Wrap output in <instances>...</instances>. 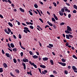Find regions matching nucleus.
Wrapping results in <instances>:
<instances>
[{"label": "nucleus", "mask_w": 77, "mask_h": 77, "mask_svg": "<svg viewBox=\"0 0 77 77\" xmlns=\"http://www.w3.org/2000/svg\"><path fill=\"white\" fill-rule=\"evenodd\" d=\"M39 20H40V21H41V22H42V23H44V22L43 21V20H42V19L39 18Z\"/></svg>", "instance_id": "34"}, {"label": "nucleus", "mask_w": 77, "mask_h": 77, "mask_svg": "<svg viewBox=\"0 0 77 77\" xmlns=\"http://www.w3.org/2000/svg\"><path fill=\"white\" fill-rule=\"evenodd\" d=\"M3 66H4L5 68H6L8 66V65H7L6 63H4L3 64Z\"/></svg>", "instance_id": "13"}, {"label": "nucleus", "mask_w": 77, "mask_h": 77, "mask_svg": "<svg viewBox=\"0 0 77 77\" xmlns=\"http://www.w3.org/2000/svg\"><path fill=\"white\" fill-rule=\"evenodd\" d=\"M19 10H20V11L22 12H24V10L23 9V8H19Z\"/></svg>", "instance_id": "16"}, {"label": "nucleus", "mask_w": 77, "mask_h": 77, "mask_svg": "<svg viewBox=\"0 0 77 77\" xmlns=\"http://www.w3.org/2000/svg\"><path fill=\"white\" fill-rule=\"evenodd\" d=\"M2 53L3 54H5V52H4V51L3 49L2 50Z\"/></svg>", "instance_id": "57"}, {"label": "nucleus", "mask_w": 77, "mask_h": 77, "mask_svg": "<svg viewBox=\"0 0 77 77\" xmlns=\"http://www.w3.org/2000/svg\"><path fill=\"white\" fill-rule=\"evenodd\" d=\"M77 12V11L75 10H74V11H73V13H74L75 14Z\"/></svg>", "instance_id": "47"}, {"label": "nucleus", "mask_w": 77, "mask_h": 77, "mask_svg": "<svg viewBox=\"0 0 77 77\" xmlns=\"http://www.w3.org/2000/svg\"><path fill=\"white\" fill-rule=\"evenodd\" d=\"M52 21L53 22H56V20H55V19H54V17H52Z\"/></svg>", "instance_id": "26"}, {"label": "nucleus", "mask_w": 77, "mask_h": 77, "mask_svg": "<svg viewBox=\"0 0 77 77\" xmlns=\"http://www.w3.org/2000/svg\"><path fill=\"white\" fill-rule=\"evenodd\" d=\"M20 54L21 55V57H23V52H21L20 53Z\"/></svg>", "instance_id": "43"}, {"label": "nucleus", "mask_w": 77, "mask_h": 77, "mask_svg": "<svg viewBox=\"0 0 77 77\" xmlns=\"http://www.w3.org/2000/svg\"><path fill=\"white\" fill-rule=\"evenodd\" d=\"M54 18L56 20H58V18H57V17L56 16V14H54Z\"/></svg>", "instance_id": "18"}, {"label": "nucleus", "mask_w": 77, "mask_h": 77, "mask_svg": "<svg viewBox=\"0 0 77 77\" xmlns=\"http://www.w3.org/2000/svg\"><path fill=\"white\" fill-rule=\"evenodd\" d=\"M61 11H62L61 12H65V10L64 9V8L61 9Z\"/></svg>", "instance_id": "40"}, {"label": "nucleus", "mask_w": 77, "mask_h": 77, "mask_svg": "<svg viewBox=\"0 0 77 77\" xmlns=\"http://www.w3.org/2000/svg\"><path fill=\"white\" fill-rule=\"evenodd\" d=\"M66 5H67V6H70V5H69V3L66 2Z\"/></svg>", "instance_id": "59"}, {"label": "nucleus", "mask_w": 77, "mask_h": 77, "mask_svg": "<svg viewBox=\"0 0 77 77\" xmlns=\"http://www.w3.org/2000/svg\"><path fill=\"white\" fill-rule=\"evenodd\" d=\"M47 27H50V26H49L48 25H46L45 27V28L46 29V28H47Z\"/></svg>", "instance_id": "51"}, {"label": "nucleus", "mask_w": 77, "mask_h": 77, "mask_svg": "<svg viewBox=\"0 0 77 77\" xmlns=\"http://www.w3.org/2000/svg\"><path fill=\"white\" fill-rule=\"evenodd\" d=\"M49 46H50V47H53V44H49Z\"/></svg>", "instance_id": "41"}, {"label": "nucleus", "mask_w": 77, "mask_h": 77, "mask_svg": "<svg viewBox=\"0 0 77 77\" xmlns=\"http://www.w3.org/2000/svg\"><path fill=\"white\" fill-rule=\"evenodd\" d=\"M3 68H0V72H3Z\"/></svg>", "instance_id": "39"}, {"label": "nucleus", "mask_w": 77, "mask_h": 77, "mask_svg": "<svg viewBox=\"0 0 77 77\" xmlns=\"http://www.w3.org/2000/svg\"><path fill=\"white\" fill-rule=\"evenodd\" d=\"M65 73L66 74H68V71H67V70H65Z\"/></svg>", "instance_id": "46"}, {"label": "nucleus", "mask_w": 77, "mask_h": 77, "mask_svg": "<svg viewBox=\"0 0 77 77\" xmlns=\"http://www.w3.org/2000/svg\"><path fill=\"white\" fill-rule=\"evenodd\" d=\"M23 61L24 62H28L29 60L28 59L26 58V57H25L24 59H23Z\"/></svg>", "instance_id": "6"}, {"label": "nucleus", "mask_w": 77, "mask_h": 77, "mask_svg": "<svg viewBox=\"0 0 77 77\" xmlns=\"http://www.w3.org/2000/svg\"><path fill=\"white\" fill-rule=\"evenodd\" d=\"M50 62L51 63V65H54V63H53V61L52 60H51Z\"/></svg>", "instance_id": "21"}, {"label": "nucleus", "mask_w": 77, "mask_h": 77, "mask_svg": "<svg viewBox=\"0 0 77 77\" xmlns=\"http://www.w3.org/2000/svg\"><path fill=\"white\" fill-rule=\"evenodd\" d=\"M72 57H73V58H74V59H77V57L74 55H72Z\"/></svg>", "instance_id": "25"}, {"label": "nucleus", "mask_w": 77, "mask_h": 77, "mask_svg": "<svg viewBox=\"0 0 77 77\" xmlns=\"http://www.w3.org/2000/svg\"><path fill=\"white\" fill-rule=\"evenodd\" d=\"M2 1L3 2H6V3H8V1L7 0H2Z\"/></svg>", "instance_id": "49"}, {"label": "nucleus", "mask_w": 77, "mask_h": 77, "mask_svg": "<svg viewBox=\"0 0 77 77\" xmlns=\"http://www.w3.org/2000/svg\"><path fill=\"white\" fill-rule=\"evenodd\" d=\"M8 2H9V3H10V4H11V3H12V2H11V0H8Z\"/></svg>", "instance_id": "54"}, {"label": "nucleus", "mask_w": 77, "mask_h": 77, "mask_svg": "<svg viewBox=\"0 0 77 77\" xmlns=\"http://www.w3.org/2000/svg\"><path fill=\"white\" fill-rule=\"evenodd\" d=\"M47 14H48V15H50V12L48 11H47Z\"/></svg>", "instance_id": "64"}, {"label": "nucleus", "mask_w": 77, "mask_h": 77, "mask_svg": "<svg viewBox=\"0 0 77 77\" xmlns=\"http://www.w3.org/2000/svg\"><path fill=\"white\" fill-rule=\"evenodd\" d=\"M34 6L35 8H38V6L36 4H35Z\"/></svg>", "instance_id": "32"}, {"label": "nucleus", "mask_w": 77, "mask_h": 77, "mask_svg": "<svg viewBox=\"0 0 77 77\" xmlns=\"http://www.w3.org/2000/svg\"><path fill=\"white\" fill-rule=\"evenodd\" d=\"M36 53L38 56H39V53L38 52H36Z\"/></svg>", "instance_id": "60"}, {"label": "nucleus", "mask_w": 77, "mask_h": 77, "mask_svg": "<svg viewBox=\"0 0 77 77\" xmlns=\"http://www.w3.org/2000/svg\"><path fill=\"white\" fill-rule=\"evenodd\" d=\"M40 66L41 67V68H42L44 69L45 68H46V66L44 65H41Z\"/></svg>", "instance_id": "11"}, {"label": "nucleus", "mask_w": 77, "mask_h": 77, "mask_svg": "<svg viewBox=\"0 0 77 77\" xmlns=\"http://www.w3.org/2000/svg\"><path fill=\"white\" fill-rule=\"evenodd\" d=\"M15 71H17L16 72L17 73V74H19V73H20V71H19V70L18 69H17L15 70Z\"/></svg>", "instance_id": "23"}, {"label": "nucleus", "mask_w": 77, "mask_h": 77, "mask_svg": "<svg viewBox=\"0 0 77 77\" xmlns=\"http://www.w3.org/2000/svg\"><path fill=\"white\" fill-rule=\"evenodd\" d=\"M0 18H3V16H2L1 14H0Z\"/></svg>", "instance_id": "56"}, {"label": "nucleus", "mask_w": 77, "mask_h": 77, "mask_svg": "<svg viewBox=\"0 0 77 77\" xmlns=\"http://www.w3.org/2000/svg\"><path fill=\"white\" fill-rule=\"evenodd\" d=\"M8 24L10 27H13V25H12V24L10 22H8Z\"/></svg>", "instance_id": "17"}, {"label": "nucleus", "mask_w": 77, "mask_h": 77, "mask_svg": "<svg viewBox=\"0 0 77 77\" xmlns=\"http://www.w3.org/2000/svg\"><path fill=\"white\" fill-rule=\"evenodd\" d=\"M68 17L69 18H70L71 17V14H69L68 15Z\"/></svg>", "instance_id": "38"}, {"label": "nucleus", "mask_w": 77, "mask_h": 77, "mask_svg": "<svg viewBox=\"0 0 77 77\" xmlns=\"http://www.w3.org/2000/svg\"><path fill=\"white\" fill-rule=\"evenodd\" d=\"M13 37H14V39H17V37H16V36H15V35H13Z\"/></svg>", "instance_id": "53"}, {"label": "nucleus", "mask_w": 77, "mask_h": 77, "mask_svg": "<svg viewBox=\"0 0 77 77\" xmlns=\"http://www.w3.org/2000/svg\"><path fill=\"white\" fill-rule=\"evenodd\" d=\"M10 46L12 47V48H14L15 46H14V45L13 44V43H11L10 44Z\"/></svg>", "instance_id": "19"}, {"label": "nucleus", "mask_w": 77, "mask_h": 77, "mask_svg": "<svg viewBox=\"0 0 77 77\" xmlns=\"http://www.w3.org/2000/svg\"><path fill=\"white\" fill-rule=\"evenodd\" d=\"M49 25V26H53V24H52V23H50Z\"/></svg>", "instance_id": "63"}, {"label": "nucleus", "mask_w": 77, "mask_h": 77, "mask_svg": "<svg viewBox=\"0 0 77 77\" xmlns=\"http://www.w3.org/2000/svg\"><path fill=\"white\" fill-rule=\"evenodd\" d=\"M73 7H74V8L75 9H77V5H74Z\"/></svg>", "instance_id": "27"}, {"label": "nucleus", "mask_w": 77, "mask_h": 77, "mask_svg": "<svg viewBox=\"0 0 77 77\" xmlns=\"http://www.w3.org/2000/svg\"><path fill=\"white\" fill-rule=\"evenodd\" d=\"M29 12L31 15H33V13L30 11H29Z\"/></svg>", "instance_id": "33"}, {"label": "nucleus", "mask_w": 77, "mask_h": 77, "mask_svg": "<svg viewBox=\"0 0 77 77\" xmlns=\"http://www.w3.org/2000/svg\"><path fill=\"white\" fill-rule=\"evenodd\" d=\"M72 68L73 70H74V71L75 70H77V69L75 66H72Z\"/></svg>", "instance_id": "14"}, {"label": "nucleus", "mask_w": 77, "mask_h": 77, "mask_svg": "<svg viewBox=\"0 0 77 77\" xmlns=\"http://www.w3.org/2000/svg\"><path fill=\"white\" fill-rule=\"evenodd\" d=\"M10 74L11 76H14V75L13 74H12V72H10Z\"/></svg>", "instance_id": "45"}, {"label": "nucleus", "mask_w": 77, "mask_h": 77, "mask_svg": "<svg viewBox=\"0 0 77 77\" xmlns=\"http://www.w3.org/2000/svg\"><path fill=\"white\" fill-rule=\"evenodd\" d=\"M50 77H54V76L53 75H50Z\"/></svg>", "instance_id": "55"}, {"label": "nucleus", "mask_w": 77, "mask_h": 77, "mask_svg": "<svg viewBox=\"0 0 77 77\" xmlns=\"http://www.w3.org/2000/svg\"><path fill=\"white\" fill-rule=\"evenodd\" d=\"M29 53L30 54V55H32V54H33V52H32V51H29Z\"/></svg>", "instance_id": "44"}, {"label": "nucleus", "mask_w": 77, "mask_h": 77, "mask_svg": "<svg viewBox=\"0 0 77 77\" xmlns=\"http://www.w3.org/2000/svg\"><path fill=\"white\" fill-rule=\"evenodd\" d=\"M59 13L60 15H61V16H63V13L61 11H59Z\"/></svg>", "instance_id": "12"}, {"label": "nucleus", "mask_w": 77, "mask_h": 77, "mask_svg": "<svg viewBox=\"0 0 77 77\" xmlns=\"http://www.w3.org/2000/svg\"><path fill=\"white\" fill-rule=\"evenodd\" d=\"M19 38L20 39H21V38H22V37L21 36V35L20 34H19Z\"/></svg>", "instance_id": "42"}, {"label": "nucleus", "mask_w": 77, "mask_h": 77, "mask_svg": "<svg viewBox=\"0 0 77 77\" xmlns=\"http://www.w3.org/2000/svg\"><path fill=\"white\" fill-rule=\"evenodd\" d=\"M24 29L23 30V32H24V33H27V32L30 33V30L29 29V28H28L27 27H24Z\"/></svg>", "instance_id": "2"}, {"label": "nucleus", "mask_w": 77, "mask_h": 77, "mask_svg": "<svg viewBox=\"0 0 77 77\" xmlns=\"http://www.w3.org/2000/svg\"><path fill=\"white\" fill-rule=\"evenodd\" d=\"M7 29L8 31L7 30V29H5L4 31L6 33H7V34H8V35H9L10 33L11 32V30L9 28H8Z\"/></svg>", "instance_id": "1"}, {"label": "nucleus", "mask_w": 77, "mask_h": 77, "mask_svg": "<svg viewBox=\"0 0 77 77\" xmlns=\"http://www.w3.org/2000/svg\"><path fill=\"white\" fill-rule=\"evenodd\" d=\"M5 55L7 57H10V55H9V54L6 53L5 54Z\"/></svg>", "instance_id": "20"}, {"label": "nucleus", "mask_w": 77, "mask_h": 77, "mask_svg": "<svg viewBox=\"0 0 77 77\" xmlns=\"http://www.w3.org/2000/svg\"><path fill=\"white\" fill-rule=\"evenodd\" d=\"M42 59L44 61H47V60H48V57H45L43 58Z\"/></svg>", "instance_id": "8"}, {"label": "nucleus", "mask_w": 77, "mask_h": 77, "mask_svg": "<svg viewBox=\"0 0 77 77\" xmlns=\"http://www.w3.org/2000/svg\"><path fill=\"white\" fill-rule=\"evenodd\" d=\"M47 72H48L46 70H45L44 71H42V73L43 74H45V73H47Z\"/></svg>", "instance_id": "9"}, {"label": "nucleus", "mask_w": 77, "mask_h": 77, "mask_svg": "<svg viewBox=\"0 0 77 77\" xmlns=\"http://www.w3.org/2000/svg\"><path fill=\"white\" fill-rule=\"evenodd\" d=\"M29 28H30V29H33V26L31 25L29 26Z\"/></svg>", "instance_id": "35"}, {"label": "nucleus", "mask_w": 77, "mask_h": 77, "mask_svg": "<svg viewBox=\"0 0 77 77\" xmlns=\"http://www.w3.org/2000/svg\"><path fill=\"white\" fill-rule=\"evenodd\" d=\"M61 60L63 62H66V60H65L63 58H62L61 59Z\"/></svg>", "instance_id": "30"}, {"label": "nucleus", "mask_w": 77, "mask_h": 77, "mask_svg": "<svg viewBox=\"0 0 77 77\" xmlns=\"http://www.w3.org/2000/svg\"><path fill=\"white\" fill-rule=\"evenodd\" d=\"M69 35L70 38H73V36H72V35H70V34H69Z\"/></svg>", "instance_id": "37"}, {"label": "nucleus", "mask_w": 77, "mask_h": 77, "mask_svg": "<svg viewBox=\"0 0 77 77\" xmlns=\"http://www.w3.org/2000/svg\"><path fill=\"white\" fill-rule=\"evenodd\" d=\"M13 51L14 52H16L17 51V48H14L13 49Z\"/></svg>", "instance_id": "28"}, {"label": "nucleus", "mask_w": 77, "mask_h": 77, "mask_svg": "<svg viewBox=\"0 0 77 77\" xmlns=\"http://www.w3.org/2000/svg\"><path fill=\"white\" fill-rule=\"evenodd\" d=\"M70 32L71 31H65V32H66V34H72V33Z\"/></svg>", "instance_id": "10"}, {"label": "nucleus", "mask_w": 77, "mask_h": 77, "mask_svg": "<svg viewBox=\"0 0 77 77\" xmlns=\"http://www.w3.org/2000/svg\"><path fill=\"white\" fill-rule=\"evenodd\" d=\"M13 61H14V62L15 63H17V60H16V59L15 58L14 59Z\"/></svg>", "instance_id": "29"}, {"label": "nucleus", "mask_w": 77, "mask_h": 77, "mask_svg": "<svg viewBox=\"0 0 77 77\" xmlns=\"http://www.w3.org/2000/svg\"><path fill=\"white\" fill-rule=\"evenodd\" d=\"M66 38H67V39H70L69 38V35H66Z\"/></svg>", "instance_id": "22"}, {"label": "nucleus", "mask_w": 77, "mask_h": 77, "mask_svg": "<svg viewBox=\"0 0 77 77\" xmlns=\"http://www.w3.org/2000/svg\"><path fill=\"white\" fill-rule=\"evenodd\" d=\"M22 65L23 66V68L24 70H26V64L24 63H22Z\"/></svg>", "instance_id": "7"}, {"label": "nucleus", "mask_w": 77, "mask_h": 77, "mask_svg": "<svg viewBox=\"0 0 77 77\" xmlns=\"http://www.w3.org/2000/svg\"><path fill=\"white\" fill-rule=\"evenodd\" d=\"M30 75H32V72H31V71H30V74H29Z\"/></svg>", "instance_id": "62"}, {"label": "nucleus", "mask_w": 77, "mask_h": 77, "mask_svg": "<svg viewBox=\"0 0 77 77\" xmlns=\"http://www.w3.org/2000/svg\"><path fill=\"white\" fill-rule=\"evenodd\" d=\"M53 4L54 5V6L55 7H56V6H57V5H56V3L55 2H53Z\"/></svg>", "instance_id": "36"}, {"label": "nucleus", "mask_w": 77, "mask_h": 77, "mask_svg": "<svg viewBox=\"0 0 77 77\" xmlns=\"http://www.w3.org/2000/svg\"><path fill=\"white\" fill-rule=\"evenodd\" d=\"M58 62L59 63V64L61 65H62V66H66V63H62V62Z\"/></svg>", "instance_id": "5"}, {"label": "nucleus", "mask_w": 77, "mask_h": 77, "mask_svg": "<svg viewBox=\"0 0 77 77\" xmlns=\"http://www.w3.org/2000/svg\"><path fill=\"white\" fill-rule=\"evenodd\" d=\"M22 25H23V26H27V25H26V24L24 23H22Z\"/></svg>", "instance_id": "58"}, {"label": "nucleus", "mask_w": 77, "mask_h": 77, "mask_svg": "<svg viewBox=\"0 0 77 77\" xmlns=\"http://www.w3.org/2000/svg\"><path fill=\"white\" fill-rule=\"evenodd\" d=\"M29 63L30 65H33L35 68H37V66L34 63H32L31 61H29Z\"/></svg>", "instance_id": "3"}, {"label": "nucleus", "mask_w": 77, "mask_h": 77, "mask_svg": "<svg viewBox=\"0 0 77 77\" xmlns=\"http://www.w3.org/2000/svg\"><path fill=\"white\" fill-rule=\"evenodd\" d=\"M20 47H21V48H22V49H23V50H25L26 49V48H24L22 46H20Z\"/></svg>", "instance_id": "50"}, {"label": "nucleus", "mask_w": 77, "mask_h": 77, "mask_svg": "<svg viewBox=\"0 0 77 77\" xmlns=\"http://www.w3.org/2000/svg\"><path fill=\"white\" fill-rule=\"evenodd\" d=\"M66 31H69V32H72V29L69 26H67V29H66Z\"/></svg>", "instance_id": "4"}, {"label": "nucleus", "mask_w": 77, "mask_h": 77, "mask_svg": "<svg viewBox=\"0 0 77 77\" xmlns=\"http://www.w3.org/2000/svg\"><path fill=\"white\" fill-rule=\"evenodd\" d=\"M69 45V43H66V46H68Z\"/></svg>", "instance_id": "61"}, {"label": "nucleus", "mask_w": 77, "mask_h": 77, "mask_svg": "<svg viewBox=\"0 0 77 77\" xmlns=\"http://www.w3.org/2000/svg\"><path fill=\"white\" fill-rule=\"evenodd\" d=\"M67 68H68V69H71V66H68Z\"/></svg>", "instance_id": "48"}, {"label": "nucleus", "mask_w": 77, "mask_h": 77, "mask_svg": "<svg viewBox=\"0 0 77 77\" xmlns=\"http://www.w3.org/2000/svg\"><path fill=\"white\" fill-rule=\"evenodd\" d=\"M64 24H65V23L62 22L60 24V25L61 26H62V25H64Z\"/></svg>", "instance_id": "52"}, {"label": "nucleus", "mask_w": 77, "mask_h": 77, "mask_svg": "<svg viewBox=\"0 0 77 77\" xmlns=\"http://www.w3.org/2000/svg\"><path fill=\"white\" fill-rule=\"evenodd\" d=\"M53 73H54V74H57V72L56 70H54L53 71Z\"/></svg>", "instance_id": "24"}, {"label": "nucleus", "mask_w": 77, "mask_h": 77, "mask_svg": "<svg viewBox=\"0 0 77 77\" xmlns=\"http://www.w3.org/2000/svg\"><path fill=\"white\" fill-rule=\"evenodd\" d=\"M32 57H33L34 59H38V56H36V55H34L32 56Z\"/></svg>", "instance_id": "15"}, {"label": "nucleus", "mask_w": 77, "mask_h": 77, "mask_svg": "<svg viewBox=\"0 0 77 77\" xmlns=\"http://www.w3.org/2000/svg\"><path fill=\"white\" fill-rule=\"evenodd\" d=\"M38 69L39 70V71L40 72V73L41 74H42V72H41V69H40L39 68H38Z\"/></svg>", "instance_id": "31"}]
</instances>
